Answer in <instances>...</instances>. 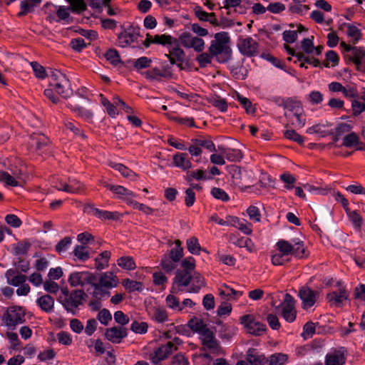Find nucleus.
Returning <instances> with one entry per match:
<instances>
[{
	"instance_id": "obj_1",
	"label": "nucleus",
	"mask_w": 365,
	"mask_h": 365,
	"mask_svg": "<svg viewBox=\"0 0 365 365\" xmlns=\"http://www.w3.org/2000/svg\"><path fill=\"white\" fill-rule=\"evenodd\" d=\"M50 86L64 98H68L72 94V89L68 78L60 71H54L51 74Z\"/></svg>"
},
{
	"instance_id": "obj_2",
	"label": "nucleus",
	"mask_w": 365,
	"mask_h": 365,
	"mask_svg": "<svg viewBox=\"0 0 365 365\" xmlns=\"http://www.w3.org/2000/svg\"><path fill=\"white\" fill-rule=\"evenodd\" d=\"M230 36L227 32H219L215 34V39L210 43L208 51L213 56H217L222 53H230L231 50L228 46Z\"/></svg>"
},
{
	"instance_id": "obj_3",
	"label": "nucleus",
	"mask_w": 365,
	"mask_h": 365,
	"mask_svg": "<svg viewBox=\"0 0 365 365\" xmlns=\"http://www.w3.org/2000/svg\"><path fill=\"white\" fill-rule=\"evenodd\" d=\"M86 296L83 290L76 289L71 291L70 294H67L66 297H60L58 300L67 312L75 314L78 307L83 304Z\"/></svg>"
},
{
	"instance_id": "obj_4",
	"label": "nucleus",
	"mask_w": 365,
	"mask_h": 365,
	"mask_svg": "<svg viewBox=\"0 0 365 365\" xmlns=\"http://www.w3.org/2000/svg\"><path fill=\"white\" fill-rule=\"evenodd\" d=\"M2 320L6 326L15 327L25 322V312L21 307H10L4 314Z\"/></svg>"
},
{
	"instance_id": "obj_5",
	"label": "nucleus",
	"mask_w": 365,
	"mask_h": 365,
	"mask_svg": "<svg viewBox=\"0 0 365 365\" xmlns=\"http://www.w3.org/2000/svg\"><path fill=\"white\" fill-rule=\"evenodd\" d=\"M240 322L250 334L261 336L266 331V325L256 321L255 317L252 314H245L240 317Z\"/></svg>"
},
{
	"instance_id": "obj_6",
	"label": "nucleus",
	"mask_w": 365,
	"mask_h": 365,
	"mask_svg": "<svg viewBox=\"0 0 365 365\" xmlns=\"http://www.w3.org/2000/svg\"><path fill=\"white\" fill-rule=\"evenodd\" d=\"M177 346L173 341H168L165 344L157 348L149 354V359L153 365H160V362L165 359L170 354L177 350Z\"/></svg>"
},
{
	"instance_id": "obj_7",
	"label": "nucleus",
	"mask_w": 365,
	"mask_h": 365,
	"mask_svg": "<svg viewBox=\"0 0 365 365\" xmlns=\"http://www.w3.org/2000/svg\"><path fill=\"white\" fill-rule=\"evenodd\" d=\"M200 340L203 346L202 350H207L211 354H219L221 347L215 338V334L210 329L204 330L200 334Z\"/></svg>"
},
{
	"instance_id": "obj_8",
	"label": "nucleus",
	"mask_w": 365,
	"mask_h": 365,
	"mask_svg": "<svg viewBox=\"0 0 365 365\" xmlns=\"http://www.w3.org/2000/svg\"><path fill=\"white\" fill-rule=\"evenodd\" d=\"M348 352L345 347L331 349L325 356L324 365H344Z\"/></svg>"
},
{
	"instance_id": "obj_9",
	"label": "nucleus",
	"mask_w": 365,
	"mask_h": 365,
	"mask_svg": "<svg viewBox=\"0 0 365 365\" xmlns=\"http://www.w3.org/2000/svg\"><path fill=\"white\" fill-rule=\"evenodd\" d=\"M179 40L183 47L193 48L196 52H202L205 48V41L198 36H193L189 32L182 33Z\"/></svg>"
},
{
	"instance_id": "obj_10",
	"label": "nucleus",
	"mask_w": 365,
	"mask_h": 365,
	"mask_svg": "<svg viewBox=\"0 0 365 365\" xmlns=\"http://www.w3.org/2000/svg\"><path fill=\"white\" fill-rule=\"evenodd\" d=\"M96 280V276L89 272H72L68 279L71 287H83L86 284H94Z\"/></svg>"
},
{
	"instance_id": "obj_11",
	"label": "nucleus",
	"mask_w": 365,
	"mask_h": 365,
	"mask_svg": "<svg viewBox=\"0 0 365 365\" xmlns=\"http://www.w3.org/2000/svg\"><path fill=\"white\" fill-rule=\"evenodd\" d=\"M298 296L302 300V307L307 309L314 305L319 298V292L312 290L307 286H303L299 289Z\"/></svg>"
},
{
	"instance_id": "obj_12",
	"label": "nucleus",
	"mask_w": 365,
	"mask_h": 365,
	"mask_svg": "<svg viewBox=\"0 0 365 365\" xmlns=\"http://www.w3.org/2000/svg\"><path fill=\"white\" fill-rule=\"evenodd\" d=\"M83 211L88 214L96 216L101 220H118L121 217V214H120L118 212H110L99 210L98 208L95 207L93 204L91 203H88L84 205Z\"/></svg>"
},
{
	"instance_id": "obj_13",
	"label": "nucleus",
	"mask_w": 365,
	"mask_h": 365,
	"mask_svg": "<svg viewBox=\"0 0 365 365\" xmlns=\"http://www.w3.org/2000/svg\"><path fill=\"white\" fill-rule=\"evenodd\" d=\"M237 46L244 56L252 57L257 55L259 44L250 36L239 39Z\"/></svg>"
},
{
	"instance_id": "obj_14",
	"label": "nucleus",
	"mask_w": 365,
	"mask_h": 365,
	"mask_svg": "<svg viewBox=\"0 0 365 365\" xmlns=\"http://www.w3.org/2000/svg\"><path fill=\"white\" fill-rule=\"evenodd\" d=\"M192 274L178 269L173 279V285L170 289L171 293H178L180 291V287H187L192 280Z\"/></svg>"
},
{
	"instance_id": "obj_15",
	"label": "nucleus",
	"mask_w": 365,
	"mask_h": 365,
	"mask_svg": "<svg viewBox=\"0 0 365 365\" xmlns=\"http://www.w3.org/2000/svg\"><path fill=\"white\" fill-rule=\"evenodd\" d=\"M128 336V330L123 327H113L106 329L105 339L113 344H120Z\"/></svg>"
},
{
	"instance_id": "obj_16",
	"label": "nucleus",
	"mask_w": 365,
	"mask_h": 365,
	"mask_svg": "<svg viewBox=\"0 0 365 365\" xmlns=\"http://www.w3.org/2000/svg\"><path fill=\"white\" fill-rule=\"evenodd\" d=\"M282 101L284 108L292 113L289 115L285 113L284 115L286 117L291 118L292 115H298L300 113H304L303 107L300 101H294L291 98H287L286 100L282 99Z\"/></svg>"
},
{
	"instance_id": "obj_17",
	"label": "nucleus",
	"mask_w": 365,
	"mask_h": 365,
	"mask_svg": "<svg viewBox=\"0 0 365 365\" xmlns=\"http://www.w3.org/2000/svg\"><path fill=\"white\" fill-rule=\"evenodd\" d=\"M139 35L140 34L138 31H125L118 35L117 43L120 47H126L130 45L132 43L137 41Z\"/></svg>"
},
{
	"instance_id": "obj_18",
	"label": "nucleus",
	"mask_w": 365,
	"mask_h": 365,
	"mask_svg": "<svg viewBox=\"0 0 365 365\" xmlns=\"http://www.w3.org/2000/svg\"><path fill=\"white\" fill-rule=\"evenodd\" d=\"M246 359L251 365H265L267 363L264 354L254 348L248 349L246 352Z\"/></svg>"
},
{
	"instance_id": "obj_19",
	"label": "nucleus",
	"mask_w": 365,
	"mask_h": 365,
	"mask_svg": "<svg viewBox=\"0 0 365 365\" xmlns=\"http://www.w3.org/2000/svg\"><path fill=\"white\" fill-rule=\"evenodd\" d=\"M7 283L14 287H18L26 282L27 277L26 275L19 274L17 270L9 269L5 274Z\"/></svg>"
},
{
	"instance_id": "obj_20",
	"label": "nucleus",
	"mask_w": 365,
	"mask_h": 365,
	"mask_svg": "<svg viewBox=\"0 0 365 365\" xmlns=\"http://www.w3.org/2000/svg\"><path fill=\"white\" fill-rule=\"evenodd\" d=\"M42 0H23L20 3V11L17 14L18 17H22L29 13L34 11Z\"/></svg>"
},
{
	"instance_id": "obj_21",
	"label": "nucleus",
	"mask_w": 365,
	"mask_h": 365,
	"mask_svg": "<svg viewBox=\"0 0 365 365\" xmlns=\"http://www.w3.org/2000/svg\"><path fill=\"white\" fill-rule=\"evenodd\" d=\"M36 304L46 313H51L54 309V299L49 294H44L36 299Z\"/></svg>"
},
{
	"instance_id": "obj_22",
	"label": "nucleus",
	"mask_w": 365,
	"mask_h": 365,
	"mask_svg": "<svg viewBox=\"0 0 365 365\" xmlns=\"http://www.w3.org/2000/svg\"><path fill=\"white\" fill-rule=\"evenodd\" d=\"M98 284L102 287L113 288L117 287L118 279L113 272H107L101 276Z\"/></svg>"
},
{
	"instance_id": "obj_23",
	"label": "nucleus",
	"mask_w": 365,
	"mask_h": 365,
	"mask_svg": "<svg viewBox=\"0 0 365 365\" xmlns=\"http://www.w3.org/2000/svg\"><path fill=\"white\" fill-rule=\"evenodd\" d=\"M173 165L183 170L192 168V163L187 157V153H178L173 156Z\"/></svg>"
},
{
	"instance_id": "obj_24",
	"label": "nucleus",
	"mask_w": 365,
	"mask_h": 365,
	"mask_svg": "<svg viewBox=\"0 0 365 365\" xmlns=\"http://www.w3.org/2000/svg\"><path fill=\"white\" fill-rule=\"evenodd\" d=\"M58 190L73 194L81 193L83 190V185L78 180H69L68 183H64L62 187H58Z\"/></svg>"
},
{
	"instance_id": "obj_25",
	"label": "nucleus",
	"mask_w": 365,
	"mask_h": 365,
	"mask_svg": "<svg viewBox=\"0 0 365 365\" xmlns=\"http://www.w3.org/2000/svg\"><path fill=\"white\" fill-rule=\"evenodd\" d=\"M292 255L298 259L306 258L309 255V252L304 246V242L299 240H294L292 241Z\"/></svg>"
},
{
	"instance_id": "obj_26",
	"label": "nucleus",
	"mask_w": 365,
	"mask_h": 365,
	"mask_svg": "<svg viewBox=\"0 0 365 365\" xmlns=\"http://www.w3.org/2000/svg\"><path fill=\"white\" fill-rule=\"evenodd\" d=\"M348 297L346 291L345 289H340L339 291L332 292L327 295V299L331 304L340 306L344 300H346Z\"/></svg>"
},
{
	"instance_id": "obj_27",
	"label": "nucleus",
	"mask_w": 365,
	"mask_h": 365,
	"mask_svg": "<svg viewBox=\"0 0 365 365\" xmlns=\"http://www.w3.org/2000/svg\"><path fill=\"white\" fill-rule=\"evenodd\" d=\"M105 187L117 195V197L122 200H123L125 197H135V195L132 191L121 185L106 184Z\"/></svg>"
},
{
	"instance_id": "obj_28",
	"label": "nucleus",
	"mask_w": 365,
	"mask_h": 365,
	"mask_svg": "<svg viewBox=\"0 0 365 365\" xmlns=\"http://www.w3.org/2000/svg\"><path fill=\"white\" fill-rule=\"evenodd\" d=\"M168 56H173L178 61V63L177 66L180 69L183 70L185 68L182 63L185 58V51L179 47L178 42L175 43V46H173L169 51Z\"/></svg>"
},
{
	"instance_id": "obj_29",
	"label": "nucleus",
	"mask_w": 365,
	"mask_h": 365,
	"mask_svg": "<svg viewBox=\"0 0 365 365\" xmlns=\"http://www.w3.org/2000/svg\"><path fill=\"white\" fill-rule=\"evenodd\" d=\"M48 143V139L42 134H33L30 138L29 145L34 147L36 150H40Z\"/></svg>"
},
{
	"instance_id": "obj_30",
	"label": "nucleus",
	"mask_w": 365,
	"mask_h": 365,
	"mask_svg": "<svg viewBox=\"0 0 365 365\" xmlns=\"http://www.w3.org/2000/svg\"><path fill=\"white\" fill-rule=\"evenodd\" d=\"M204 284L205 279L199 273H194L192 275V280L189 284L190 287L187 289V292L197 293Z\"/></svg>"
},
{
	"instance_id": "obj_31",
	"label": "nucleus",
	"mask_w": 365,
	"mask_h": 365,
	"mask_svg": "<svg viewBox=\"0 0 365 365\" xmlns=\"http://www.w3.org/2000/svg\"><path fill=\"white\" fill-rule=\"evenodd\" d=\"M150 318L157 323H163L168 320V314L162 307H153L150 313Z\"/></svg>"
},
{
	"instance_id": "obj_32",
	"label": "nucleus",
	"mask_w": 365,
	"mask_h": 365,
	"mask_svg": "<svg viewBox=\"0 0 365 365\" xmlns=\"http://www.w3.org/2000/svg\"><path fill=\"white\" fill-rule=\"evenodd\" d=\"M289 356L284 353H274L267 358L268 365H285Z\"/></svg>"
},
{
	"instance_id": "obj_33",
	"label": "nucleus",
	"mask_w": 365,
	"mask_h": 365,
	"mask_svg": "<svg viewBox=\"0 0 365 365\" xmlns=\"http://www.w3.org/2000/svg\"><path fill=\"white\" fill-rule=\"evenodd\" d=\"M351 52L352 56H347V58L359 68L361 64V59L365 56V49L363 47L354 46Z\"/></svg>"
},
{
	"instance_id": "obj_34",
	"label": "nucleus",
	"mask_w": 365,
	"mask_h": 365,
	"mask_svg": "<svg viewBox=\"0 0 365 365\" xmlns=\"http://www.w3.org/2000/svg\"><path fill=\"white\" fill-rule=\"evenodd\" d=\"M73 254L81 262H85L91 257V253L85 245H76L73 249Z\"/></svg>"
},
{
	"instance_id": "obj_35",
	"label": "nucleus",
	"mask_w": 365,
	"mask_h": 365,
	"mask_svg": "<svg viewBox=\"0 0 365 365\" xmlns=\"http://www.w3.org/2000/svg\"><path fill=\"white\" fill-rule=\"evenodd\" d=\"M188 327L191 330H192L195 332H197L201 334V333H203L204 330L208 329L207 327V325L204 323L203 320L194 317L191 319L187 324Z\"/></svg>"
},
{
	"instance_id": "obj_36",
	"label": "nucleus",
	"mask_w": 365,
	"mask_h": 365,
	"mask_svg": "<svg viewBox=\"0 0 365 365\" xmlns=\"http://www.w3.org/2000/svg\"><path fill=\"white\" fill-rule=\"evenodd\" d=\"M208 102L221 112H226L227 110V101L219 96H210L208 98Z\"/></svg>"
},
{
	"instance_id": "obj_37",
	"label": "nucleus",
	"mask_w": 365,
	"mask_h": 365,
	"mask_svg": "<svg viewBox=\"0 0 365 365\" xmlns=\"http://www.w3.org/2000/svg\"><path fill=\"white\" fill-rule=\"evenodd\" d=\"M110 257V252L109 251L102 252L95 259V267L97 269L101 270L108 265V260Z\"/></svg>"
},
{
	"instance_id": "obj_38",
	"label": "nucleus",
	"mask_w": 365,
	"mask_h": 365,
	"mask_svg": "<svg viewBox=\"0 0 365 365\" xmlns=\"http://www.w3.org/2000/svg\"><path fill=\"white\" fill-rule=\"evenodd\" d=\"M174 244L175 246L170 250L168 257L173 259L174 261H177L178 262L183 256V248L182 247V242L180 240H176Z\"/></svg>"
},
{
	"instance_id": "obj_39",
	"label": "nucleus",
	"mask_w": 365,
	"mask_h": 365,
	"mask_svg": "<svg viewBox=\"0 0 365 365\" xmlns=\"http://www.w3.org/2000/svg\"><path fill=\"white\" fill-rule=\"evenodd\" d=\"M291 257L287 255H284L280 252H273L271 255L272 264L274 266L284 265L290 262Z\"/></svg>"
},
{
	"instance_id": "obj_40",
	"label": "nucleus",
	"mask_w": 365,
	"mask_h": 365,
	"mask_svg": "<svg viewBox=\"0 0 365 365\" xmlns=\"http://www.w3.org/2000/svg\"><path fill=\"white\" fill-rule=\"evenodd\" d=\"M168 76V72L166 70H161L158 67L145 72V76L150 80H158L160 78H165Z\"/></svg>"
},
{
	"instance_id": "obj_41",
	"label": "nucleus",
	"mask_w": 365,
	"mask_h": 365,
	"mask_svg": "<svg viewBox=\"0 0 365 365\" xmlns=\"http://www.w3.org/2000/svg\"><path fill=\"white\" fill-rule=\"evenodd\" d=\"M169 294L165 298V304L167 307L175 312H181L180 302L179 299L173 294Z\"/></svg>"
},
{
	"instance_id": "obj_42",
	"label": "nucleus",
	"mask_w": 365,
	"mask_h": 365,
	"mask_svg": "<svg viewBox=\"0 0 365 365\" xmlns=\"http://www.w3.org/2000/svg\"><path fill=\"white\" fill-rule=\"evenodd\" d=\"M176 42H177L176 38H173L170 35L156 34L154 36V43L155 44L166 46V45H173L174 43H176Z\"/></svg>"
},
{
	"instance_id": "obj_43",
	"label": "nucleus",
	"mask_w": 365,
	"mask_h": 365,
	"mask_svg": "<svg viewBox=\"0 0 365 365\" xmlns=\"http://www.w3.org/2000/svg\"><path fill=\"white\" fill-rule=\"evenodd\" d=\"M187 250L192 255H200L201 247L199 244L198 240L195 237H190L186 241Z\"/></svg>"
},
{
	"instance_id": "obj_44",
	"label": "nucleus",
	"mask_w": 365,
	"mask_h": 365,
	"mask_svg": "<svg viewBox=\"0 0 365 365\" xmlns=\"http://www.w3.org/2000/svg\"><path fill=\"white\" fill-rule=\"evenodd\" d=\"M104 56L113 66H117L122 63L118 52L114 48L108 49L104 54Z\"/></svg>"
},
{
	"instance_id": "obj_45",
	"label": "nucleus",
	"mask_w": 365,
	"mask_h": 365,
	"mask_svg": "<svg viewBox=\"0 0 365 365\" xmlns=\"http://www.w3.org/2000/svg\"><path fill=\"white\" fill-rule=\"evenodd\" d=\"M177 261H174L173 259L168 256L164 255L161 259L160 264L164 271L169 273L173 271L177 267Z\"/></svg>"
},
{
	"instance_id": "obj_46",
	"label": "nucleus",
	"mask_w": 365,
	"mask_h": 365,
	"mask_svg": "<svg viewBox=\"0 0 365 365\" xmlns=\"http://www.w3.org/2000/svg\"><path fill=\"white\" fill-rule=\"evenodd\" d=\"M277 250L283 253L284 255H287L290 257L292 255V243L285 240H279L276 243Z\"/></svg>"
},
{
	"instance_id": "obj_47",
	"label": "nucleus",
	"mask_w": 365,
	"mask_h": 365,
	"mask_svg": "<svg viewBox=\"0 0 365 365\" xmlns=\"http://www.w3.org/2000/svg\"><path fill=\"white\" fill-rule=\"evenodd\" d=\"M70 4V10L75 14H81L86 9L83 0H67Z\"/></svg>"
},
{
	"instance_id": "obj_48",
	"label": "nucleus",
	"mask_w": 365,
	"mask_h": 365,
	"mask_svg": "<svg viewBox=\"0 0 365 365\" xmlns=\"http://www.w3.org/2000/svg\"><path fill=\"white\" fill-rule=\"evenodd\" d=\"M148 324L145 322L133 321L130 325V330L135 334H144L148 331Z\"/></svg>"
},
{
	"instance_id": "obj_49",
	"label": "nucleus",
	"mask_w": 365,
	"mask_h": 365,
	"mask_svg": "<svg viewBox=\"0 0 365 365\" xmlns=\"http://www.w3.org/2000/svg\"><path fill=\"white\" fill-rule=\"evenodd\" d=\"M118 264L125 269L128 270H133L135 269L136 265L133 259V257L127 256V257H121L118 259Z\"/></svg>"
},
{
	"instance_id": "obj_50",
	"label": "nucleus",
	"mask_w": 365,
	"mask_h": 365,
	"mask_svg": "<svg viewBox=\"0 0 365 365\" xmlns=\"http://www.w3.org/2000/svg\"><path fill=\"white\" fill-rule=\"evenodd\" d=\"M187 179L188 181H191L193 179H195L197 180H207L212 179V177L207 176L205 174V171H204L202 170H197L188 172Z\"/></svg>"
},
{
	"instance_id": "obj_51",
	"label": "nucleus",
	"mask_w": 365,
	"mask_h": 365,
	"mask_svg": "<svg viewBox=\"0 0 365 365\" xmlns=\"http://www.w3.org/2000/svg\"><path fill=\"white\" fill-rule=\"evenodd\" d=\"M359 144V138L354 132L346 135L343 139L342 145L347 148H351Z\"/></svg>"
},
{
	"instance_id": "obj_52",
	"label": "nucleus",
	"mask_w": 365,
	"mask_h": 365,
	"mask_svg": "<svg viewBox=\"0 0 365 365\" xmlns=\"http://www.w3.org/2000/svg\"><path fill=\"white\" fill-rule=\"evenodd\" d=\"M347 35L352 38V43H356L361 38V32L356 26L351 24L347 26Z\"/></svg>"
},
{
	"instance_id": "obj_53",
	"label": "nucleus",
	"mask_w": 365,
	"mask_h": 365,
	"mask_svg": "<svg viewBox=\"0 0 365 365\" xmlns=\"http://www.w3.org/2000/svg\"><path fill=\"white\" fill-rule=\"evenodd\" d=\"M71 242L72 239L71 237H65L57 243L55 247V250L58 254H61L62 252L68 250L71 245Z\"/></svg>"
},
{
	"instance_id": "obj_54",
	"label": "nucleus",
	"mask_w": 365,
	"mask_h": 365,
	"mask_svg": "<svg viewBox=\"0 0 365 365\" xmlns=\"http://www.w3.org/2000/svg\"><path fill=\"white\" fill-rule=\"evenodd\" d=\"M196 143H197L200 148H205L210 152L216 151L215 145L214 143L210 138H205L200 137L199 138H195Z\"/></svg>"
},
{
	"instance_id": "obj_55",
	"label": "nucleus",
	"mask_w": 365,
	"mask_h": 365,
	"mask_svg": "<svg viewBox=\"0 0 365 365\" xmlns=\"http://www.w3.org/2000/svg\"><path fill=\"white\" fill-rule=\"evenodd\" d=\"M181 267L182 269L181 271H185L189 273L192 274V272H194L195 269V260L192 257H188L185 258L181 262Z\"/></svg>"
},
{
	"instance_id": "obj_56",
	"label": "nucleus",
	"mask_w": 365,
	"mask_h": 365,
	"mask_svg": "<svg viewBox=\"0 0 365 365\" xmlns=\"http://www.w3.org/2000/svg\"><path fill=\"white\" fill-rule=\"evenodd\" d=\"M225 158L231 162L239 161L242 159V155L240 150L227 149L224 152Z\"/></svg>"
},
{
	"instance_id": "obj_57",
	"label": "nucleus",
	"mask_w": 365,
	"mask_h": 365,
	"mask_svg": "<svg viewBox=\"0 0 365 365\" xmlns=\"http://www.w3.org/2000/svg\"><path fill=\"white\" fill-rule=\"evenodd\" d=\"M152 60L146 56H143L136 59L133 63V67L136 70L146 68L150 66Z\"/></svg>"
},
{
	"instance_id": "obj_58",
	"label": "nucleus",
	"mask_w": 365,
	"mask_h": 365,
	"mask_svg": "<svg viewBox=\"0 0 365 365\" xmlns=\"http://www.w3.org/2000/svg\"><path fill=\"white\" fill-rule=\"evenodd\" d=\"M284 137L293 140L300 145L304 143V138L298 134L294 130H287L284 133Z\"/></svg>"
},
{
	"instance_id": "obj_59",
	"label": "nucleus",
	"mask_w": 365,
	"mask_h": 365,
	"mask_svg": "<svg viewBox=\"0 0 365 365\" xmlns=\"http://www.w3.org/2000/svg\"><path fill=\"white\" fill-rule=\"evenodd\" d=\"M280 180L286 184L285 188L290 190L294 187L296 178L289 173H284L280 175Z\"/></svg>"
},
{
	"instance_id": "obj_60",
	"label": "nucleus",
	"mask_w": 365,
	"mask_h": 365,
	"mask_svg": "<svg viewBox=\"0 0 365 365\" xmlns=\"http://www.w3.org/2000/svg\"><path fill=\"white\" fill-rule=\"evenodd\" d=\"M237 100L239 101L240 104L244 107L247 113H249V114L255 113V108L252 106L251 101L248 98L243 97L238 94Z\"/></svg>"
},
{
	"instance_id": "obj_61",
	"label": "nucleus",
	"mask_w": 365,
	"mask_h": 365,
	"mask_svg": "<svg viewBox=\"0 0 365 365\" xmlns=\"http://www.w3.org/2000/svg\"><path fill=\"white\" fill-rule=\"evenodd\" d=\"M282 315L288 322H292L296 319V312L294 307H282Z\"/></svg>"
},
{
	"instance_id": "obj_62",
	"label": "nucleus",
	"mask_w": 365,
	"mask_h": 365,
	"mask_svg": "<svg viewBox=\"0 0 365 365\" xmlns=\"http://www.w3.org/2000/svg\"><path fill=\"white\" fill-rule=\"evenodd\" d=\"M97 319L102 324L108 325L109 322L112 320V315L108 309H103L98 312Z\"/></svg>"
},
{
	"instance_id": "obj_63",
	"label": "nucleus",
	"mask_w": 365,
	"mask_h": 365,
	"mask_svg": "<svg viewBox=\"0 0 365 365\" xmlns=\"http://www.w3.org/2000/svg\"><path fill=\"white\" fill-rule=\"evenodd\" d=\"M212 56L210 53H202L197 56L196 61L198 62L200 68H205L212 62Z\"/></svg>"
},
{
	"instance_id": "obj_64",
	"label": "nucleus",
	"mask_w": 365,
	"mask_h": 365,
	"mask_svg": "<svg viewBox=\"0 0 365 365\" xmlns=\"http://www.w3.org/2000/svg\"><path fill=\"white\" fill-rule=\"evenodd\" d=\"M70 46L73 51L76 52H81L84 48L86 47V43H85L83 38H76L71 39L70 42Z\"/></svg>"
}]
</instances>
